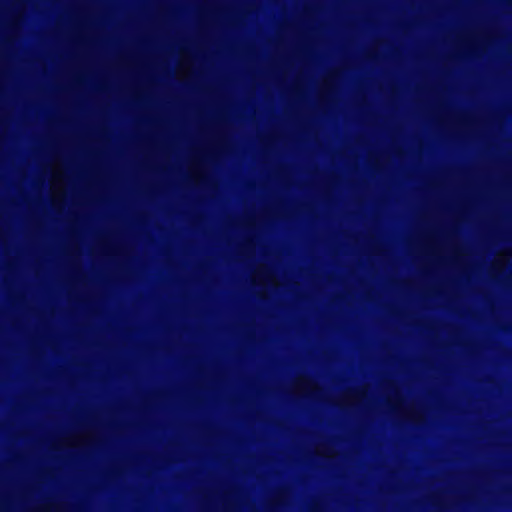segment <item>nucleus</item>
<instances>
[{"instance_id": "f257e3e1", "label": "nucleus", "mask_w": 512, "mask_h": 512, "mask_svg": "<svg viewBox=\"0 0 512 512\" xmlns=\"http://www.w3.org/2000/svg\"><path fill=\"white\" fill-rule=\"evenodd\" d=\"M387 387L394 390V394L387 398V403L391 410L401 416L406 421L415 424L422 425L426 421L425 413L422 409L415 408L413 406L404 407L403 398L397 388L396 383L393 380L386 382Z\"/></svg>"}, {"instance_id": "f03ea898", "label": "nucleus", "mask_w": 512, "mask_h": 512, "mask_svg": "<svg viewBox=\"0 0 512 512\" xmlns=\"http://www.w3.org/2000/svg\"><path fill=\"white\" fill-rule=\"evenodd\" d=\"M291 389L294 393L322 400L323 388L307 375H299L292 382Z\"/></svg>"}, {"instance_id": "7ed1b4c3", "label": "nucleus", "mask_w": 512, "mask_h": 512, "mask_svg": "<svg viewBox=\"0 0 512 512\" xmlns=\"http://www.w3.org/2000/svg\"><path fill=\"white\" fill-rule=\"evenodd\" d=\"M51 171V199L53 205L56 207L63 204L65 200V174L62 167L58 163L52 165Z\"/></svg>"}, {"instance_id": "20e7f679", "label": "nucleus", "mask_w": 512, "mask_h": 512, "mask_svg": "<svg viewBox=\"0 0 512 512\" xmlns=\"http://www.w3.org/2000/svg\"><path fill=\"white\" fill-rule=\"evenodd\" d=\"M368 389L369 386L365 384L356 389L346 390L338 399L330 402L340 408L355 407L367 397Z\"/></svg>"}, {"instance_id": "39448f33", "label": "nucleus", "mask_w": 512, "mask_h": 512, "mask_svg": "<svg viewBox=\"0 0 512 512\" xmlns=\"http://www.w3.org/2000/svg\"><path fill=\"white\" fill-rule=\"evenodd\" d=\"M252 283L260 286H272L277 288L280 286L275 274L265 264H260L251 274Z\"/></svg>"}, {"instance_id": "423d86ee", "label": "nucleus", "mask_w": 512, "mask_h": 512, "mask_svg": "<svg viewBox=\"0 0 512 512\" xmlns=\"http://www.w3.org/2000/svg\"><path fill=\"white\" fill-rule=\"evenodd\" d=\"M95 442V437L90 432L76 433L72 434L68 437L62 438L58 441L54 447L58 446L63 447H80V446H90Z\"/></svg>"}, {"instance_id": "0eeeda50", "label": "nucleus", "mask_w": 512, "mask_h": 512, "mask_svg": "<svg viewBox=\"0 0 512 512\" xmlns=\"http://www.w3.org/2000/svg\"><path fill=\"white\" fill-rule=\"evenodd\" d=\"M511 256L512 250L509 248L499 251L492 262L491 270L496 274L502 273L507 267Z\"/></svg>"}, {"instance_id": "6e6552de", "label": "nucleus", "mask_w": 512, "mask_h": 512, "mask_svg": "<svg viewBox=\"0 0 512 512\" xmlns=\"http://www.w3.org/2000/svg\"><path fill=\"white\" fill-rule=\"evenodd\" d=\"M192 72V59L190 55L185 51H181V59L176 70L177 77L180 79H186L191 75Z\"/></svg>"}, {"instance_id": "1a4fd4ad", "label": "nucleus", "mask_w": 512, "mask_h": 512, "mask_svg": "<svg viewBox=\"0 0 512 512\" xmlns=\"http://www.w3.org/2000/svg\"><path fill=\"white\" fill-rule=\"evenodd\" d=\"M315 454L326 458H335L338 453L335 448L326 442L319 443L315 446Z\"/></svg>"}, {"instance_id": "9d476101", "label": "nucleus", "mask_w": 512, "mask_h": 512, "mask_svg": "<svg viewBox=\"0 0 512 512\" xmlns=\"http://www.w3.org/2000/svg\"><path fill=\"white\" fill-rule=\"evenodd\" d=\"M288 500V491L285 488L277 490L274 496L270 499L269 505L271 507H282Z\"/></svg>"}, {"instance_id": "9b49d317", "label": "nucleus", "mask_w": 512, "mask_h": 512, "mask_svg": "<svg viewBox=\"0 0 512 512\" xmlns=\"http://www.w3.org/2000/svg\"><path fill=\"white\" fill-rule=\"evenodd\" d=\"M337 76H338V71L333 70V71L329 72L327 77L323 80V84H322V96L323 97L332 92L333 83H334V80L337 78Z\"/></svg>"}, {"instance_id": "f8f14e48", "label": "nucleus", "mask_w": 512, "mask_h": 512, "mask_svg": "<svg viewBox=\"0 0 512 512\" xmlns=\"http://www.w3.org/2000/svg\"><path fill=\"white\" fill-rule=\"evenodd\" d=\"M190 178L196 183H205L207 180L204 170L196 164L190 168Z\"/></svg>"}, {"instance_id": "ddd939ff", "label": "nucleus", "mask_w": 512, "mask_h": 512, "mask_svg": "<svg viewBox=\"0 0 512 512\" xmlns=\"http://www.w3.org/2000/svg\"><path fill=\"white\" fill-rule=\"evenodd\" d=\"M38 512H64V505L60 503H47L36 509Z\"/></svg>"}, {"instance_id": "4468645a", "label": "nucleus", "mask_w": 512, "mask_h": 512, "mask_svg": "<svg viewBox=\"0 0 512 512\" xmlns=\"http://www.w3.org/2000/svg\"><path fill=\"white\" fill-rule=\"evenodd\" d=\"M21 19H22V12H17L15 13L12 18H11V21H10V28L11 29H17L19 27V24L21 22Z\"/></svg>"}, {"instance_id": "2eb2a0df", "label": "nucleus", "mask_w": 512, "mask_h": 512, "mask_svg": "<svg viewBox=\"0 0 512 512\" xmlns=\"http://www.w3.org/2000/svg\"><path fill=\"white\" fill-rule=\"evenodd\" d=\"M310 510L311 512H320L321 511V506L318 502H314L311 504L310 506Z\"/></svg>"}, {"instance_id": "dca6fc26", "label": "nucleus", "mask_w": 512, "mask_h": 512, "mask_svg": "<svg viewBox=\"0 0 512 512\" xmlns=\"http://www.w3.org/2000/svg\"><path fill=\"white\" fill-rule=\"evenodd\" d=\"M244 245H245L246 247H253V246H254V241H253V239H252V238H247V239L245 240V242H244Z\"/></svg>"}, {"instance_id": "f3484780", "label": "nucleus", "mask_w": 512, "mask_h": 512, "mask_svg": "<svg viewBox=\"0 0 512 512\" xmlns=\"http://www.w3.org/2000/svg\"><path fill=\"white\" fill-rule=\"evenodd\" d=\"M431 500H432V504H433L434 506H441V503L438 501V497H437L436 495H433V496L431 497Z\"/></svg>"}, {"instance_id": "a211bd4d", "label": "nucleus", "mask_w": 512, "mask_h": 512, "mask_svg": "<svg viewBox=\"0 0 512 512\" xmlns=\"http://www.w3.org/2000/svg\"><path fill=\"white\" fill-rule=\"evenodd\" d=\"M258 297L261 298V299H266L267 298V293L266 291H260L258 293Z\"/></svg>"}, {"instance_id": "6ab92c4d", "label": "nucleus", "mask_w": 512, "mask_h": 512, "mask_svg": "<svg viewBox=\"0 0 512 512\" xmlns=\"http://www.w3.org/2000/svg\"><path fill=\"white\" fill-rule=\"evenodd\" d=\"M107 253L110 254V255H116V254H118V251L116 249H112V248L110 249L109 248L107 250Z\"/></svg>"}, {"instance_id": "aec40b11", "label": "nucleus", "mask_w": 512, "mask_h": 512, "mask_svg": "<svg viewBox=\"0 0 512 512\" xmlns=\"http://www.w3.org/2000/svg\"><path fill=\"white\" fill-rule=\"evenodd\" d=\"M374 253L377 255H380L382 253V250L379 247L374 248Z\"/></svg>"}, {"instance_id": "412c9836", "label": "nucleus", "mask_w": 512, "mask_h": 512, "mask_svg": "<svg viewBox=\"0 0 512 512\" xmlns=\"http://www.w3.org/2000/svg\"><path fill=\"white\" fill-rule=\"evenodd\" d=\"M469 48H470L471 50H473V51H474V50H476L478 47H477L476 45H474V44H469Z\"/></svg>"}, {"instance_id": "4be33fe9", "label": "nucleus", "mask_w": 512, "mask_h": 512, "mask_svg": "<svg viewBox=\"0 0 512 512\" xmlns=\"http://www.w3.org/2000/svg\"><path fill=\"white\" fill-rule=\"evenodd\" d=\"M367 57L368 58H372L373 57V51L370 50L368 53H367Z\"/></svg>"}, {"instance_id": "5701e85b", "label": "nucleus", "mask_w": 512, "mask_h": 512, "mask_svg": "<svg viewBox=\"0 0 512 512\" xmlns=\"http://www.w3.org/2000/svg\"><path fill=\"white\" fill-rule=\"evenodd\" d=\"M253 224H254V223H253L251 220H248V221L246 222V225H247V226H249V227L253 226Z\"/></svg>"}, {"instance_id": "b1692460", "label": "nucleus", "mask_w": 512, "mask_h": 512, "mask_svg": "<svg viewBox=\"0 0 512 512\" xmlns=\"http://www.w3.org/2000/svg\"><path fill=\"white\" fill-rule=\"evenodd\" d=\"M396 154H397V155H400V154H401V150H397V151H396Z\"/></svg>"}]
</instances>
